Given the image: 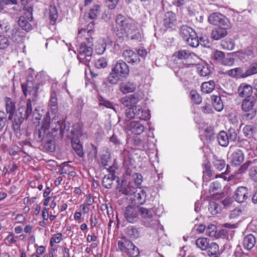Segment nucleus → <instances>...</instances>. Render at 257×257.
Instances as JSON below:
<instances>
[{
  "label": "nucleus",
  "instance_id": "nucleus-39",
  "mask_svg": "<svg viewBox=\"0 0 257 257\" xmlns=\"http://www.w3.org/2000/svg\"><path fill=\"white\" fill-rule=\"evenodd\" d=\"M173 56L175 57V61L176 59L178 60H185L189 58L191 56V53L188 51L180 50L176 52Z\"/></svg>",
  "mask_w": 257,
  "mask_h": 257
},
{
  "label": "nucleus",
  "instance_id": "nucleus-59",
  "mask_svg": "<svg viewBox=\"0 0 257 257\" xmlns=\"http://www.w3.org/2000/svg\"><path fill=\"white\" fill-rule=\"evenodd\" d=\"M107 64V62L104 58H101L97 60L94 63L95 66L98 69L106 67Z\"/></svg>",
  "mask_w": 257,
  "mask_h": 257
},
{
  "label": "nucleus",
  "instance_id": "nucleus-33",
  "mask_svg": "<svg viewBox=\"0 0 257 257\" xmlns=\"http://www.w3.org/2000/svg\"><path fill=\"white\" fill-rule=\"evenodd\" d=\"M211 98L214 109L217 111H221L223 108V104L220 97L213 95Z\"/></svg>",
  "mask_w": 257,
  "mask_h": 257
},
{
  "label": "nucleus",
  "instance_id": "nucleus-21",
  "mask_svg": "<svg viewBox=\"0 0 257 257\" xmlns=\"http://www.w3.org/2000/svg\"><path fill=\"white\" fill-rule=\"evenodd\" d=\"M99 100V107L101 109H103L104 107L106 108H111L116 112V109H118V106L113 102L106 99L102 96L98 97Z\"/></svg>",
  "mask_w": 257,
  "mask_h": 257
},
{
  "label": "nucleus",
  "instance_id": "nucleus-44",
  "mask_svg": "<svg viewBox=\"0 0 257 257\" xmlns=\"http://www.w3.org/2000/svg\"><path fill=\"white\" fill-rule=\"evenodd\" d=\"M82 125L79 123H76L73 125V129L71 130V134L73 136L79 139L82 136Z\"/></svg>",
  "mask_w": 257,
  "mask_h": 257
},
{
  "label": "nucleus",
  "instance_id": "nucleus-53",
  "mask_svg": "<svg viewBox=\"0 0 257 257\" xmlns=\"http://www.w3.org/2000/svg\"><path fill=\"white\" fill-rule=\"evenodd\" d=\"M247 77L257 73V63H252L248 67L246 66Z\"/></svg>",
  "mask_w": 257,
  "mask_h": 257
},
{
  "label": "nucleus",
  "instance_id": "nucleus-50",
  "mask_svg": "<svg viewBox=\"0 0 257 257\" xmlns=\"http://www.w3.org/2000/svg\"><path fill=\"white\" fill-rule=\"evenodd\" d=\"M221 188V185L218 181H214L212 182L209 187V192L210 193H212V194H215L218 193Z\"/></svg>",
  "mask_w": 257,
  "mask_h": 257
},
{
  "label": "nucleus",
  "instance_id": "nucleus-11",
  "mask_svg": "<svg viewBox=\"0 0 257 257\" xmlns=\"http://www.w3.org/2000/svg\"><path fill=\"white\" fill-rule=\"evenodd\" d=\"M128 120L125 119L124 123L126 124L127 129L136 135H140L145 131V126L139 121H132L129 123Z\"/></svg>",
  "mask_w": 257,
  "mask_h": 257
},
{
  "label": "nucleus",
  "instance_id": "nucleus-13",
  "mask_svg": "<svg viewBox=\"0 0 257 257\" xmlns=\"http://www.w3.org/2000/svg\"><path fill=\"white\" fill-rule=\"evenodd\" d=\"M244 159L243 152L240 150H237L232 153L230 157V163L232 166H236L240 165Z\"/></svg>",
  "mask_w": 257,
  "mask_h": 257
},
{
  "label": "nucleus",
  "instance_id": "nucleus-2",
  "mask_svg": "<svg viewBox=\"0 0 257 257\" xmlns=\"http://www.w3.org/2000/svg\"><path fill=\"white\" fill-rule=\"evenodd\" d=\"M130 69L127 64L122 60L118 61L112 68L107 77V80L111 84H116L122 81L129 74Z\"/></svg>",
  "mask_w": 257,
  "mask_h": 257
},
{
  "label": "nucleus",
  "instance_id": "nucleus-60",
  "mask_svg": "<svg viewBox=\"0 0 257 257\" xmlns=\"http://www.w3.org/2000/svg\"><path fill=\"white\" fill-rule=\"evenodd\" d=\"M228 135H229L230 140L231 142H234L237 138V130L234 128L230 127L227 130Z\"/></svg>",
  "mask_w": 257,
  "mask_h": 257
},
{
  "label": "nucleus",
  "instance_id": "nucleus-52",
  "mask_svg": "<svg viewBox=\"0 0 257 257\" xmlns=\"http://www.w3.org/2000/svg\"><path fill=\"white\" fill-rule=\"evenodd\" d=\"M94 22H92L89 23L87 25V29L85 28H81L78 30V35L81 37V35L85 33H87L88 35L89 34H91L92 32V29L94 28Z\"/></svg>",
  "mask_w": 257,
  "mask_h": 257
},
{
  "label": "nucleus",
  "instance_id": "nucleus-57",
  "mask_svg": "<svg viewBox=\"0 0 257 257\" xmlns=\"http://www.w3.org/2000/svg\"><path fill=\"white\" fill-rule=\"evenodd\" d=\"M111 161L110 154L107 152H106L104 154H103L101 157V162L105 168L108 166V163Z\"/></svg>",
  "mask_w": 257,
  "mask_h": 257
},
{
  "label": "nucleus",
  "instance_id": "nucleus-47",
  "mask_svg": "<svg viewBox=\"0 0 257 257\" xmlns=\"http://www.w3.org/2000/svg\"><path fill=\"white\" fill-rule=\"evenodd\" d=\"M100 7L98 5H94L90 9L88 13L89 17L91 19H94L97 17L100 12Z\"/></svg>",
  "mask_w": 257,
  "mask_h": 257
},
{
  "label": "nucleus",
  "instance_id": "nucleus-4",
  "mask_svg": "<svg viewBox=\"0 0 257 257\" xmlns=\"http://www.w3.org/2000/svg\"><path fill=\"white\" fill-rule=\"evenodd\" d=\"M256 100L254 97H248L244 98L241 104L242 113V118L243 120H249L253 119L256 114V109L254 106Z\"/></svg>",
  "mask_w": 257,
  "mask_h": 257
},
{
  "label": "nucleus",
  "instance_id": "nucleus-28",
  "mask_svg": "<svg viewBox=\"0 0 257 257\" xmlns=\"http://www.w3.org/2000/svg\"><path fill=\"white\" fill-rule=\"evenodd\" d=\"M136 199L135 201L139 205H143L145 203L146 200L147 193L145 190L140 189V191H137L135 193Z\"/></svg>",
  "mask_w": 257,
  "mask_h": 257
},
{
  "label": "nucleus",
  "instance_id": "nucleus-32",
  "mask_svg": "<svg viewBox=\"0 0 257 257\" xmlns=\"http://www.w3.org/2000/svg\"><path fill=\"white\" fill-rule=\"evenodd\" d=\"M201 87L203 93H210L215 88V83L213 80L205 82L202 83Z\"/></svg>",
  "mask_w": 257,
  "mask_h": 257
},
{
  "label": "nucleus",
  "instance_id": "nucleus-30",
  "mask_svg": "<svg viewBox=\"0 0 257 257\" xmlns=\"http://www.w3.org/2000/svg\"><path fill=\"white\" fill-rule=\"evenodd\" d=\"M123 181H122L121 186L119 188V192L126 195H130L133 193H136L135 188L133 186L132 184L129 183L126 186L123 184Z\"/></svg>",
  "mask_w": 257,
  "mask_h": 257
},
{
  "label": "nucleus",
  "instance_id": "nucleus-9",
  "mask_svg": "<svg viewBox=\"0 0 257 257\" xmlns=\"http://www.w3.org/2000/svg\"><path fill=\"white\" fill-rule=\"evenodd\" d=\"M139 211L131 205H128L125 208L124 217L126 220L131 223L137 222L139 219Z\"/></svg>",
  "mask_w": 257,
  "mask_h": 257
},
{
  "label": "nucleus",
  "instance_id": "nucleus-3",
  "mask_svg": "<svg viewBox=\"0 0 257 257\" xmlns=\"http://www.w3.org/2000/svg\"><path fill=\"white\" fill-rule=\"evenodd\" d=\"M32 103L31 99H28L26 106H20L15 112L12 125L15 131H21V126L25 119H27L32 113Z\"/></svg>",
  "mask_w": 257,
  "mask_h": 257
},
{
  "label": "nucleus",
  "instance_id": "nucleus-45",
  "mask_svg": "<svg viewBox=\"0 0 257 257\" xmlns=\"http://www.w3.org/2000/svg\"><path fill=\"white\" fill-rule=\"evenodd\" d=\"M214 161L212 162L214 168L218 170H222L225 166V162L224 160L221 159H218L214 157Z\"/></svg>",
  "mask_w": 257,
  "mask_h": 257
},
{
  "label": "nucleus",
  "instance_id": "nucleus-31",
  "mask_svg": "<svg viewBox=\"0 0 257 257\" xmlns=\"http://www.w3.org/2000/svg\"><path fill=\"white\" fill-rule=\"evenodd\" d=\"M18 25L23 30L27 32L30 31L32 29L31 25L27 21L26 18L23 16H21L19 17Z\"/></svg>",
  "mask_w": 257,
  "mask_h": 257
},
{
  "label": "nucleus",
  "instance_id": "nucleus-48",
  "mask_svg": "<svg viewBox=\"0 0 257 257\" xmlns=\"http://www.w3.org/2000/svg\"><path fill=\"white\" fill-rule=\"evenodd\" d=\"M235 70L236 73V78H244L247 77L246 65H244L240 67L235 68Z\"/></svg>",
  "mask_w": 257,
  "mask_h": 257
},
{
  "label": "nucleus",
  "instance_id": "nucleus-54",
  "mask_svg": "<svg viewBox=\"0 0 257 257\" xmlns=\"http://www.w3.org/2000/svg\"><path fill=\"white\" fill-rule=\"evenodd\" d=\"M208 247L209 248L208 254L212 253L220 254V252H219V246L216 243L214 242H211L209 244Z\"/></svg>",
  "mask_w": 257,
  "mask_h": 257
},
{
  "label": "nucleus",
  "instance_id": "nucleus-15",
  "mask_svg": "<svg viewBox=\"0 0 257 257\" xmlns=\"http://www.w3.org/2000/svg\"><path fill=\"white\" fill-rule=\"evenodd\" d=\"M229 28L225 27H219L212 30L211 38L215 40H218L225 37L227 35V30Z\"/></svg>",
  "mask_w": 257,
  "mask_h": 257
},
{
  "label": "nucleus",
  "instance_id": "nucleus-29",
  "mask_svg": "<svg viewBox=\"0 0 257 257\" xmlns=\"http://www.w3.org/2000/svg\"><path fill=\"white\" fill-rule=\"evenodd\" d=\"M7 34L8 38L14 41L20 36V29L19 26L15 25L11 29H10Z\"/></svg>",
  "mask_w": 257,
  "mask_h": 257
},
{
  "label": "nucleus",
  "instance_id": "nucleus-42",
  "mask_svg": "<svg viewBox=\"0 0 257 257\" xmlns=\"http://www.w3.org/2000/svg\"><path fill=\"white\" fill-rule=\"evenodd\" d=\"M209 239L207 238H199L196 240V244L199 248L204 250L207 249L209 246Z\"/></svg>",
  "mask_w": 257,
  "mask_h": 257
},
{
  "label": "nucleus",
  "instance_id": "nucleus-43",
  "mask_svg": "<svg viewBox=\"0 0 257 257\" xmlns=\"http://www.w3.org/2000/svg\"><path fill=\"white\" fill-rule=\"evenodd\" d=\"M217 140L219 144L222 147H226L228 145V140H227V136L225 134V131H220L217 136Z\"/></svg>",
  "mask_w": 257,
  "mask_h": 257
},
{
  "label": "nucleus",
  "instance_id": "nucleus-64",
  "mask_svg": "<svg viewBox=\"0 0 257 257\" xmlns=\"http://www.w3.org/2000/svg\"><path fill=\"white\" fill-rule=\"evenodd\" d=\"M63 120H59L57 121V124L56 126L52 128V131L54 132H57L58 131H60V133L63 134L64 133V128H63Z\"/></svg>",
  "mask_w": 257,
  "mask_h": 257
},
{
  "label": "nucleus",
  "instance_id": "nucleus-22",
  "mask_svg": "<svg viewBox=\"0 0 257 257\" xmlns=\"http://www.w3.org/2000/svg\"><path fill=\"white\" fill-rule=\"evenodd\" d=\"M114 170H110V174L108 175H105L102 180L103 186L107 189H110L112 187L113 180L116 178V176L114 173Z\"/></svg>",
  "mask_w": 257,
  "mask_h": 257
},
{
  "label": "nucleus",
  "instance_id": "nucleus-38",
  "mask_svg": "<svg viewBox=\"0 0 257 257\" xmlns=\"http://www.w3.org/2000/svg\"><path fill=\"white\" fill-rule=\"evenodd\" d=\"M58 11L54 5H51L49 7V20L51 25H54L58 18Z\"/></svg>",
  "mask_w": 257,
  "mask_h": 257
},
{
  "label": "nucleus",
  "instance_id": "nucleus-20",
  "mask_svg": "<svg viewBox=\"0 0 257 257\" xmlns=\"http://www.w3.org/2000/svg\"><path fill=\"white\" fill-rule=\"evenodd\" d=\"M256 243L255 237L252 234L246 235L243 240V246L247 250L251 249Z\"/></svg>",
  "mask_w": 257,
  "mask_h": 257
},
{
  "label": "nucleus",
  "instance_id": "nucleus-18",
  "mask_svg": "<svg viewBox=\"0 0 257 257\" xmlns=\"http://www.w3.org/2000/svg\"><path fill=\"white\" fill-rule=\"evenodd\" d=\"M238 94L240 96L247 98L248 97H252V87L246 84H241L238 88Z\"/></svg>",
  "mask_w": 257,
  "mask_h": 257
},
{
  "label": "nucleus",
  "instance_id": "nucleus-63",
  "mask_svg": "<svg viewBox=\"0 0 257 257\" xmlns=\"http://www.w3.org/2000/svg\"><path fill=\"white\" fill-rule=\"evenodd\" d=\"M191 99L196 103L199 104L201 102V97L196 91H191L190 92Z\"/></svg>",
  "mask_w": 257,
  "mask_h": 257
},
{
  "label": "nucleus",
  "instance_id": "nucleus-36",
  "mask_svg": "<svg viewBox=\"0 0 257 257\" xmlns=\"http://www.w3.org/2000/svg\"><path fill=\"white\" fill-rule=\"evenodd\" d=\"M197 69L198 73L201 76H206L208 75L210 73L209 66L207 64H198L197 66Z\"/></svg>",
  "mask_w": 257,
  "mask_h": 257
},
{
  "label": "nucleus",
  "instance_id": "nucleus-5",
  "mask_svg": "<svg viewBox=\"0 0 257 257\" xmlns=\"http://www.w3.org/2000/svg\"><path fill=\"white\" fill-rule=\"evenodd\" d=\"M118 248L129 257H136L140 253L139 248L126 237H122L118 241Z\"/></svg>",
  "mask_w": 257,
  "mask_h": 257
},
{
  "label": "nucleus",
  "instance_id": "nucleus-56",
  "mask_svg": "<svg viewBox=\"0 0 257 257\" xmlns=\"http://www.w3.org/2000/svg\"><path fill=\"white\" fill-rule=\"evenodd\" d=\"M208 210L212 215H215L219 212L220 208L217 204L212 202L208 206Z\"/></svg>",
  "mask_w": 257,
  "mask_h": 257
},
{
  "label": "nucleus",
  "instance_id": "nucleus-27",
  "mask_svg": "<svg viewBox=\"0 0 257 257\" xmlns=\"http://www.w3.org/2000/svg\"><path fill=\"white\" fill-rule=\"evenodd\" d=\"M193 35V37L195 36V31L191 27L187 25H183L180 28L179 33L183 39H187V37L189 34Z\"/></svg>",
  "mask_w": 257,
  "mask_h": 257
},
{
  "label": "nucleus",
  "instance_id": "nucleus-16",
  "mask_svg": "<svg viewBox=\"0 0 257 257\" xmlns=\"http://www.w3.org/2000/svg\"><path fill=\"white\" fill-rule=\"evenodd\" d=\"M71 143L72 147L76 154L79 157H83L84 154L83 150V146L80 143L79 139L77 138V137H75V136L72 137Z\"/></svg>",
  "mask_w": 257,
  "mask_h": 257
},
{
  "label": "nucleus",
  "instance_id": "nucleus-49",
  "mask_svg": "<svg viewBox=\"0 0 257 257\" xmlns=\"http://www.w3.org/2000/svg\"><path fill=\"white\" fill-rule=\"evenodd\" d=\"M10 45V41L8 37L3 35H0V50H5Z\"/></svg>",
  "mask_w": 257,
  "mask_h": 257
},
{
  "label": "nucleus",
  "instance_id": "nucleus-12",
  "mask_svg": "<svg viewBox=\"0 0 257 257\" xmlns=\"http://www.w3.org/2000/svg\"><path fill=\"white\" fill-rule=\"evenodd\" d=\"M124 60L128 63L138 64L141 60L138 55L132 50H125L122 53Z\"/></svg>",
  "mask_w": 257,
  "mask_h": 257
},
{
  "label": "nucleus",
  "instance_id": "nucleus-17",
  "mask_svg": "<svg viewBox=\"0 0 257 257\" xmlns=\"http://www.w3.org/2000/svg\"><path fill=\"white\" fill-rule=\"evenodd\" d=\"M176 15L172 12H168L165 13L164 17V25L167 28H172L175 26Z\"/></svg>",
  "mask_w": 257,
  "mask_h": 257
},
{
  "label": "nucleus",
  "instance_id": "nucleus-10",
  "mask_svg": "<svg viewBox=\"0 0 257 257\" xmlns=\"http://www.w3.org/2000/svg\"><path fill=\"white\" fill-rule=\"evenodd\" d=\"M234 199L238 203L245 202L249 197L248 190L244 186H239L235 190L234 195Z\"/></svg>",
  "mask_w": 257,
  "mask_h": 257
},
{
  "label": "nucleus",
  "instance_id": "nucleus-23",
  "mask_svg": "<svg viewBox=\"0 0 257 257\" xmlns=\"http://www.w3.org/2000/svg\"><path fill=\"white\" fill-rule=\"evenodd\" d=\"M46 128L43 126L37 127L34 133V140L38 143L41 142L44 139Z\"/></svg>",
  "mask_w": 257,
  "mask_h": 257
},
{
  "label": "nucleus",
  "instance_id": "nucleus-1",
  "mask_svg": "<svg viewBox=\"0 0 257 257\" xmlns=\"http://www.w3.org/2000/svg\"><path fill=\"white\" fill-rule=\"evenodd\" d=\"M115 22L121 27L127 36L132 40H139L141 38V34L136 25L132 21L126 18L121 14H118L115 18Z\"/></svg>",
  "mask_w": 257,
  "mask_h": 257
},
{
  "label": "nucleus",
  "instance_id": "nucleus-7",
  "mask_svg": "<svg viewBox=\"0 0 257 257\" xmlns=\"http://www.w3.org/2000/svg\"><path fill=\"white\" fill-rule=\"evenodd\" d=\"M208 21L212 25L219 27H230L229 20L224 15L217 12L213 13L208 17Z\"/></svg>",
  "mask_w": 257,
  "mask_h": 257
},
{
  "label": "nucleus",
  "instance_id": "nucleus-34",
  "mask_svg": "<svg viewBox=\"0 0 257 257\" xmlns=\"http://www.w3.org/2000/svg\"><path fill=\"white\" fill-rule=\"evenodd\" d=\"M191 34H189L187 37V39H183L189 46L192 47H197L199 46V41L196 33L195 32V36L193 37Z\"/></svg>",
  "mask_w": 257,
  "mask_h": 257
},
{
  "label": "nucleus",
  "instance_id": "nucleus-19",
  "mask_svg": "<svg viewBox=\"0 0 257 257\" xmlns=\"http://www.w3.org/2000/svg\"><path fill=\"white\" fill-rule=\"evenodd\" d=\"M49 106L51 108V112L52 113L55 114L57 112L58 99L56 93L54 90L51 92Z\"/></svg>",
  "mask_w": 257,
  "mask_h": 257
},
{
  "label": "nucleus",
  "instance_id": "nucleus-24",
  "mask_svg": "<svg viewBox=\"0 0 257 257\" xmlns=\"http://www.w3.org/2000/svg\"><path fill=\"white\" fill-rule=\"evenodd\" d=\"M126 234L132 239H136L140 236V231L135 226H128L125 229Z\"/></svg>",
  "mask_w": 257,
  "mask_h": 257
},
{
  "label": "nucleus",
  "instance_id": "nucleus-46",
  "mask_svg": "<svg viewBox=\"0 0 257 257\" xmlns=\"http://www.w3.org/2000/svg\"><path fill=\"white\" fill-rule=\"evenodd\" d=\"M6 108L7 112H15L16 110L15 102L10 97H6Z\"/></svg>",
  "mask_w": 257,
  "mask_h": 257
},
{
  "label": "nucleus",
  "instance_id": "nucleus-8",
  "mask_svg": "<svg viewBox=\"0 0 257 257\" xmlns=\"http://www.w3.org/2000/svg\"><path fill=\"white\" fill-rule=\"evenodd\" d=\"M138 211L141 216L145 219L142 221V225L147 227H151L155 224L156 221L152 219L153 214L151 210L141 207L139 208Z\"/></svg>",
  "mask_w": 257,
  "mask_h": 257
},
{
  "label": "nucleus",
  "instance_id": "nucleus-51",
  "mask_svg": "<svg viewBox=\"0 0 257 257\" xmlns=\"http://www.w3.org/2000/svg\"><path fill=\"white\" fill-rule=\"evenodd\" d=\"M18 4V0H0V12H2L7 6Z\"/></svg>",
  "mask_w": 257,
  "mask_h": 257
},
{
  "label": "nucleus",
  "instance_id": "nucleus-35",
  "mask_svg": "<svg viewBox=\"0 0 257 257\" xmlns=\"http://www.w3.org/2000/svg\"><path fill=\"white\" fill-rule=\"evenodd\" d=\"M202 168L203 169V179L204 180L205 179L207 180L212 175V172L211 170V165L210 163L207 161H205L202 164Z\"/></svg>",
  "mask_w": 257,
  "mask_h": 257
},
{
  "label": "nucleus",
  "instance_id": "nucleus-26",
  "mask_svg": "<svg viewBox=\"0 0 257 257\" xmlns=\"http://www.w3.org/2000/svg\"><path fill=\"white\" fill-rule=\"evenodd\" d=\"M32 78L33 77L31 75H29L28 77L27 83L22 84L23 92L25 96H27V92H29L31 94L33 91V87L34 85L33 81L31 80Z\"/></svg>",
  "mask_w": 257,
  "mask_h": 257
},
{
  "label": "nucleus",
  "instance_id": "nucleus-37",
  "mask_svg": "<svg viewBox=\"0 0 257 257\" xmlns=\"http://www.w3.org/2000/svg\"><path fill=\"white\" fill-rule=\"evenodd\" d=\"M136 88V85L133 82H127L123 84L120 87V91L123 93H128L134 92Z\"/></svg>",
  "mask_w": 257,
  "mask_h": 257
},
{
  "label": "nucleus",
  "instance_id": "nucleus-6",
  "mask_svg": "<svg viewBox=\"0 0 257 257\" xmlns=\"http://www.w3.org/2000/svg\"><path fill=\"white\" fill-rule=\"evenodd\" d=\"M93 54V48L91 46H88L85 42L82 43L79 47V53L77 58L80 62L88 66L92 59Z\"/></svg>",
  "mask_w": 257,
  "mask_h": 257
},
{
  "label": "nucleus",
  "instance_id": "nucleus-61",
  "mask_svg": "<svg viewBox=\"0 0 257 257\" xmlns=\"http://www.w3.org/2000/svg\"><path fill=\"white\" fill-rule=\"evenodd\" d=\"M249 175L254 182H257V166H252L249 169Z\"/></svg>",
  "mask_w": 257,
  "mask_h": 257
},
{
  "label": "nucleus",
  "instance_id": "nucleus-58",
  "mask_svg": "<svg viewBox=\"0 0 257 257\" xmlns=\"http://www.w3.org/2000/svg\"><path fill=\"white\" fill-rule=\"evenodd\" d=\"M254 129L251 125H246L243 129V135L247 138H251L253 136Z\"/></svg>",
  "mask_w": 257,
  "mask_h": 257
},
{
  "label": "nucleus",
  "instance_id": "nucleus-14",
  "mask_svg": "<svg viewBox=\"0 0 257 257\" xmlns=\"http://www.w3.org/2000/svg\"><path fill=\"white\" fill-rule=\"evenodd\" d=\"M44 148L48 152H53L55 150V136L52 132L48 133L46 135V143Z\"/></svg>",
  "mask_w": 257,
  "mask_h": 257
},
{
  "label": "nucleus",
  "instance_id": "nucleus-40",
  "mask_svg": "<svg viewBox=\"0 0 257 257\" xmlns=\"http://www.w3.org/2000/svg\"><path fill=\"white\" fill-rule=\"evenodd\" d=\"M225 55L224 53L218 50L213 51L211 55V58L216 63L222 64Z\"/></svg>",
  "mask_w": 257,
  "mask_h": 257
},
{
  "label": "nucleus",
  "instance_id": "nucleus-41",
  "mask_svg": "<svg viewBox=\"0 0 257 257\" xmlns=\"http://www.w3.org/2000/svg\"><path fill=\"white\" fill-rule=\"evenodd\" d=\"M217 231L216 226L214 224H210L207 228L206 227L205 234L209 236L218 237L219 233H217Z\"/></svg>",
  "mask_w": 257,
  "mask_h": 257
},
{
  "label": "nucleus",
  "instance_id": "nucleus-25",
  "mask_svg": "<svg viewBox=\"0 0 257 257\" xmlns=\"http://www.w3.org/2000/svg\"><path fill=\"white\" fill-rule=\"evenodd\" d=\"M135 117L140 119L146 120L147 119L148 113L144 111L140 105H134L132 106Z\"/></svg>",
  "mask_w": 257,
  "mask_h": 257
},
{
  "label": "nucleus",
  "instance_id": "nucleus-62",
  "mask_svg": "<svg viewBox=\"0 0 257 257\" xmlns=\"http://www.w3.org/2000/svg\"><path fill=\"white\" fill-rule=\"evenodd\" d=\"M243 211V210L241 208H235L231 211L229 217L230 218H235L242 214Z\"/></svg>",
  "mask_w": 257,
  "mask_h": 257
},
{
  "label": "nucleus",
  "instance_id": "nucleus-55",
  "mask_svg": "<svg viewBox=\"0 0 257 257\" xmlns=\"http://www.w3.org/2000/svg\"><path fill=\"white\" fill-rule=\"evenodd\" d=\"M221 46L225 49H227L228 50H232L234 49L235 45L233 41L228 40L227 41H222Z\"/></svg>",
  "mask_w": 257,
  "mask_h": 257
}]
</instances>
